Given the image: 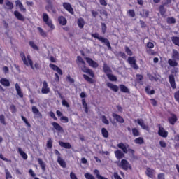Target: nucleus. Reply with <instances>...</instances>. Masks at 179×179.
Returning a JSON list of instances; mask_svg holds the SVG:
<instances>
[{
  "label": "nucleus",
  "mask_w": 179,
  "mask_h": 179,
  "mask_svg": "<svg viewBox=\"0 0 179 179\" xmlns=\"http://www.w3.org/2000/svg\"><path fill=\"white\" fill-rule=\"evenodd\" d=\"M77 63L78 65L81 67L83 72L90 74V76H92V78H94V73H93V71L89 69L85 66L86 65V63H85V61H83V59H82L80 56L77 57Z\"/></svg>",
  "instance_id": "nucleus-1"
},
{
  "label": "nucleus",
  "mask_w": 179,
  "mask_h": 179,
  "mask_svg": "<svg viewBox=\"0 0 179 179\" xmlns=\"http://www.w3.org/2000/svg\"><path fill=\"white\" fill-rule=\"evenodd\" d=\"M20 57L23 61L24 65L27 66H30L31 69H34V66H33V60H31V57L29 55H24V52L20 53Z\"/></svg>",
  "instance_id": "nucleus-2"
},
{
  "label": "nucleus",
  "mask_w": 179,
  "mask_h": 179,
  "mask_svg": "<svg viewBox=\"0 0 179 179\" xmlns=\"http://www.w3.org/2000/svg\"><path fill=\"white\" fill-rule=\"evenodd\" d=\"M43 20L44 23H45L48 27L50 29V30H55V26L52 23V20H50V17L48 15L45 13L43 14Z\"/></svg>",
  "instance_id": "nucleus-3"
},
{
  "label": "nucleus",
  "mask_w": 179,
  "mask_h": 179,
  "mask_svg": "<svg viewBox=\"0 0 179 179\" xmlns=\"http://www.w3.org/2000/svg\"><path fill=\"white\" fill-rule=\"evenodd\" d=\"M117 148H119V149H121L124 153H130L131 155H133V153H134L135 151H134V150L132 149H129V145L127 143H120L119 144H117Z\"/></svg>",
  "instance_id": "nucleus-4"
},
{
  "label": "nucleus",
  "mask_w": 179,
  "mask_h": 179,
  "mask_svg": "<svg viewBox=\"0 0 179 179\" xmlns=\"http://www.w3.org/2000/svg\"><path fill=\"white\" fill-rule=\"evenodd\" d=\"M120 166L123 169V170H131L132 166L129 164V162L127 159H122L120 164Z\"/></svg>",
  "instance_id": "nucleus-5"
},
{
  "label": "nucleus",
  "mask_w": 179,
  "mask_h": 179,
  "mask_svg": "<svg viewBox=\"0 0 179 179\" xmlns=\"http://www.w3.org/2000/svg\"><path fill=\"white\" fill-rule=\"evenodd\" d=\"M128 62L134 69H138V65H136V59L135 57H129L128 58Z\"/></svg>",
  "instance_id": "nucleus-6"
},
{
  "label": "nucleus",
  "mask_w": 179,
  "mask_h": 179,
  "mask_svg": "<svg viewBox=\"0 0 179 179\" xmlns=\"http://www.w3.org/2000/svg\"><path fill=\"white\" fill-rule=\"evenodd\" d=\"M85 59L87 64L90 65V66H92V68L99 67V64L96 62L94 60L92 59L90 57H85Z\"/></svg>",
  "instance_id": "nucleus-7"
},
{
  "label": "nucleus",
  "mask_w": 179,
  "mask_h": 179,
  "mask_svg": "<svg viewBox=\"0 0 179 179\" xmlns=\"http://www.w3.org/2000/svg\"><path fill=\"white\" fill-rule=\"evenodd\" d=\"M158 134L162 138H167L169 132H167L163 127L159 126Z\"/></svg>",
  "instance_id": "nucleus-8"
},
{
  "label": "nucleus",
  "mask_w": 179,
  "mask_h": 179,
  "mask_svg": "<svg viewBox=\"0 0 179 179\" xmlns=\"http://www.w3.org/2000/svg\"><path fill=\"white\" fill-rule=\"evenodd\" d=\"M134 122H137V124L138 125H140V127H141V128L143 129H145L146 131H148V129H149V127L148 125L145 124V122H143V120H142V119L135 120Z\"/></svg>",
  "instance_id": "nucleus-9"
},
{
  "label": "nucleus",
  "mask_w": 179,
  "mask_h": 179,
  "mask_svg": "<svg viewBox=\"0 0 179 179\" xmlns=\"http://www.w3.org/2000/svg\"><path fill=\"white\" fill-rule=\"evenodd\" d=\"M41 92L43 94H47L50 92V87H48V84H47V81H44L43 83V87Z\"/></svg>",
  "instance_id": "nucleus-10"
},
{
  "label": "nucleus",
  "mask_w": 179,
  "mask_h": 179,
  "mask_svg": "<svg viewBox=\"0 0 179 179\" xmlns=\"http://www.w3.org/2000/svg\"><path fill=\"white\" fill-rule=\"evenodd\" d=\"M63 8H64L66 10H68L69 13H71V15H73V8H72V6L69 3H64Z\"/></svg>",
  "instance_id": "nucleus-11"
},
{
  "label": "nucleus",
  "mask_w": 179,
  "mask_h": 179,
  "mask_svg": "<svg viewBox=\"0 0 179 179\" xmlns=\"http://www.w3.org/2000/svg\"><path fill=\"white\" fill-rule=\"evenodd\" d=\"M49 66L50 68H51V69H52L53 71H55V72H57L59 75H62V70H61V69H59V67H58L57 65L50 64Z\"/></svg>",
  "instance_id": "nucleus-12"
},
{
  "label": "nucleus",
  "mask_w": 179,
  "mask_h": 179,
  "mask_svg": "<svg viewBox=\"0 0 179 179\" xmlns=\"http://www.w3.org/2000/svg\"><path fill=\"white\" fill-rule=\"evenodd\" d=\"M169 79L172 89H176V79L174 78V76L173 74H171L169 76Z\"/></svg>",
  "instance_id": "nucleus-13"
},
{
  "label": "nucleus",
  "mask_w": 179,
  "mask_h": 179,
  "mask_svg": "<svg viewBox=\"0 0 179 179\" xmlns=\"http://www.w3.org/2000/svg\"><path fill=\"white\" fill-rule=\"evenodd\" d=\"M52 125L56 131H59V132L64 131V129L62 128V127H61V125H59V124H58L57 122H52Z\"/></svg>",
  "instance_id": "nucleus-14"
},
{
  "label": "nucleus",
  "mask_w": 179,
  "mask_h": 179,
  "mask_svg": "<svg viewBox=\"0 0 179 179\" xmlns=\"http://www.w3.org/2000/svg\"><path fill=\"white\" fill-rule=\"evenodd\" d=\"M15 90L19 97L23 99V92H22V88H20V86H19V84L17 83L15 84Z\"/></svg>",
  "instance_id": "nucleus-15"
},
{
  "label": "nucleus",
  "mask_w": 179,
  "mask_h": 179,
  "mask_svg": "<svg viewBox=\"0 0 179 179\" xmlns=\"http://www.w3.org/2000/svg\"><path fill=\"white\" fill-rule=\"evenodd\" d=\"M113 117L115 120H116V121H117V122H120V124H124V118H122V117H121L120 115L113 113Z\"/></svg>",
  "instance_id": "nucleus-16"
},
{
  "label": "nucleus",
  "mask_w": 179,
  "mask_h": 179,
  "mask_svg": "<svg viewBox=\"0 0 179 179\" xmlns=\"http://www.w3.org/2000/svg\"><path fill=\"white\" fill-rule=\"evenodd\" d=\"M107 86L109 87L110 90H113V92H118V86L111 83H107Z\"/></svg>",
  "instance_id": "nucleus-17"
},
{
  "label": "nucleus",
  "mask_w": 179,
  "mask_h": 179,
  "mask_svg": "<svg viewBox=\"0 0 179 179\" xmlns=\"http://www.w3.org/2000/svg\"><path fill=\"white\" fill-rule=\"evenodd\" d=\"M14 15L18 20H21V22H24V17L19 11H15Z\"/></svg>",
  "instance_id": "nucleus-18"
},
{
  "label": "nucleus",
  "mask_w": 179,
  "mask_h": 179,
  "mask_svg": "<svg viewBox=\"0 0 179 179\" xmlns=\"http://www.w3.org/2000/svg\"><path fill=\"white\" fill-rule=\"evenodd\" d=\"M168 64L170 66L172 67L178 66V62H177L176 59H169L168 60Z\"/></svg>",
  "instance_id": "nucleus-19"
},
{
  "label": "nucleus",
  "mask_w": 179,
  "mask_h": 179,
  "mask_svg": "<svg viewBox=\"0 0 179 179\" xmlns=\"http://www.w3.org/2000/svg\"><path fill=\"white\" fill-rule=\"evenodd\" d=\"M169 122L171 125H174L176 122H177V116H176V115H171V117H169Z\"/></svg>",
  "instance_id": "nucleus-20"
},
{
  "label": "nucleus",
  "mask_w": 179,
  "mask_h": 179,
  "mask_svg": "<svg viewBox=\"0 0 179 179\" xmlns=\"http://www.w3.org/2000/svg\"><path fill=\"white\" fill-rule=\"evenodd\" d=\"M57 163H59L61 167H63L64 169L66 167V163L62 158H61V156L57 157Z\"/></svg>",
  "instance_id": "nucleus-21"
},
{
  "label": "nucleus",
  "mask_w": 179,
  "mask_h": 179,
  "mask_svg": "<svg viewBox=\"0 0 179 179\" xmlns=\"http://www.w3.org/2000/svg\"><path fill=\"white\" fill-rule=\"evenodd\" d=\"M15 5L17 6V8H20L21 12H26V8H24V7H23V4L22 3V2L19 0H17L15 1Z\"/></svg>",
  "instance_id": "nucleus-22"
},
{
  "label": "nucleus",
  "mask_w": 179,
  "mask_h": 179,
  "mask_svg": "<svg viewBox=\"0 0 179 179\" xmlns=\"http://www.w3.org/2000/svg\"><path fill=\"white\" fill-rule=\"evenodd\" d=\"M0 83L3 86H6V87L10 86V82H9V80H8L6 78H1V80H0Z\"/></svg>",
  "instance_id": "nucleus-23"
},
{
  "label": "nucleus",
  "mask_w": 179,
  "mask_h": 179,
  "mask_svg": "<svg viewBox=\"0 0 179 179\" xmlns=\"http://www.w3.org/2000/svg\"><path fill=\"white\" fill-rule=\"evenodd\" d=\"M59 145L62 148H64L65 149H71V148H72V146L71 145V144L69 143H64L62 141H59Z\"/></svg>",
  "instance_id": "nucleus-24"
},
{
  "label": "nucleus",
  "mask_w": 179,
  "mask_h": 179,
  "mask_svg": "<svg viewBox=\"0 0 179 179\" xmlns=\"http://www.w3.org/2000/svg\"><path fill=\"white\" fill-rule=\"evenodd\" d=\"M18 153H20V156L24 159V160H27V154L22 150L21 148H18Z\"/></svg>",
  "instance_id": "nucleus-25"
},
{
  "label": "nucleus",
  "mask_w": 179,
  "mask_h": 179,
  "mask_svg": "<svg viewBox=\"0 0 179 179\" xmlns=\"http://www.w3.org/2000/svg\"><path fill=\"white\" fill-rule=\"evenodd\" d=\"M145 173L148 177H150V178H152L153 177V174H155V170L150 168H148Z\"/></svg>",
  "instance_id": "nucleus-26"
},
{
  "label": "nucleus",
  "mask_w": 179,
  "mask_h": 179,
  "mask_svg": "<svg viewBox=\"0 0 179 179\" xmlns=\"http://www.w3.org/2000/svg\"><path fill=\"white\" fill-rule=\"evenodd\" d=\"M115 155L117 159H122L125 155L121 152V150H118L115 151Z\"/></svg>",
  "instance_id": "nucleus-27"
},
{
  "label": "nucleus",
  "mask_w": 179,
  "mask_h": 179,
  "mask_svg": "<svg viewBox=\"0 0 179 179\" xmlns=\"http://www.w3.org/2000/svg\"><path fill=\"white\" fill-rule=\"evenodd\" d=\"M77 24L80 29H83V27L85 26V20H83V18H78Z\"/></svg>",
  "instance_id": "nucleus-28"
},
{
  "label": "nucleus",
  "mask_w": 179,
  "mask_h": 179,
  "mask_svg": "<svg viewBox=\"0 0 179 179\" xmlns=\"http://www.w3.org/2000/svg\"><path fill=\"white\" fill-rule=\"evenodd\" d=\"M172 58L173 59H176V61H178V59H179V53L177 50H173Z\"/></svg>",
  "instance_id": "nucleus-29"
},
{
  "label": "nucleus",
  "mask_w": 179,
  "mask_h": 179,
  "mask_svg": "<svg viewBox=\"0 0 179 179\" xmlns=\"http://www.w3.org/2000/svg\"><path fill=\"white\" fill-rule=\"evenodd\" d=\"M29 45L33 50H35V51H38V46L34 43V41H29Z\"/></svg>",
  "instance_id": "nucleus-30"
},
{
  "label": "nucleus",
  "mask_w": 179,
  "mask_h": 179,
  "mask_svg": "<svg viewBox=\"0 0 179 179\" xmlns=\"http://www.w3.org/2000/svg\"><path fill=\"white\" fill-rule=\"evenodd\" d=\"M58 20H59V23H60V24H62V26H65V24H66L67 23L66 19L62 16L59 17L58 18Z\"/></svg>",
  "instance_id": "nucleus-31"
},
{
  "label": "nucleus",
  "mask_w": 179,
  "mask_h": 179,
  "mask_svg": "<svg viewBox=\"0 0 179 179\" xmlns=\"http://www.w3.org/2000/svg\"><path fill=\"white\" fill-rule=\"evenodd\" d=\"M38 164L43 171H45V163L41 159H38Z\"/></svg>",
  "instance_id": "nucleus-32"
},
{
  "label": "nucleus",
  "mask_w": 179,
  "mask_h": 179,
  "mask_svg": "<svg viewBox=\"0 0 179 179\" xmlns=\"http://www.w3.org/2000/svg\"><path fill=\"white\" fill-rule=\"evenodd\" d=\"M103 71L106 75H109L111 73V69L110 67H108V66H107L106 64H103Z\"/></svg>",
  "instance_id": "nucleus-33"
},
{
  "label": "nucleus",
  "mask_w": 179,
  "mask_h": 179,
  "mask_svg": "<svg viewBox=\"0 0 179 179\" xmlns=\"http://www.w3.org/2000/svg\"><path fill=\"white\" fill-rule=\"evenodd\" d=\"M82 104H83V108H85V113H89V109L87 108V103H86V99H82Z\"/></svg>",
  "instance_id": "nucleus-34"
},
{
  "label": "nucleus",
  "mask_w": 179,
  "mask_h": 179,
  "mask_svg": "<svg viewBox=\"0 0 179 179\" xmlns=\"http://www.w3.org/2000/svg\"><path fill=\"white\" fill-rule=\"evenodd\" d=\"M38 30L39 31V34L42 37H47V32H45L44 29H43L41 27H38Z\"/></svg>",
  "instance_id": "nucleus-35"
},
{
  "label": "nucleus",
  "mask_w": 179,
  "mask_h": 179,
  "mask_svg": "<svg viewBox=\"0 0 179 179\" xmlns=\"http://www.w3.org/2000/svg\"><path fill=\"white\" fill-rule=\"evenodd\" d=\"M92 37L97 38L98 40H99V41H104V38L100 36L99 34H92Z\"/></svg>",
  "instance_id": "nucleus-36"
},
{
  "label": "nucleus",
  "mask_w": 179,
  "mask_h": 179,
  "mask_svg": "<svg viewBox=\"0 0 179 179\" xmlns=\"http://www.w3.org/2000/svg\"><path fill=\"white\" fill-rule=\"evenodd\" d=\"M120 88L121 92H123V93H128L129 92V90H128V87H127L124 85H120Z\"/></svg>",
  "instance_id": "nucleus-37"
},
{
  "label": "nucleus",
  "mask_w": 179,
  "mask_h": 179,
  "mask_svg": "<svg viewBox=\"0 0 179 179\" xmlns=\"http://www.w3.org/2000/svg\"><path fill=\"white\" fill-rule=\"evenodd\" d=\"M109 80H111L112 82H115L117 81V77L111 73H109L107 75Z\"/></svg>",
  "instance_id": "nucleus-38"
},
{
  "label": "nucleus",
  "mask_w": 179,
  "mask_h": 179,
  "mask_svg": "<svg viewBox=\"0 0 179 179\" xmlns=\"http://www.w3.org/2000/svg\"><path fill=\"white\" fill-rule=\"evenodd\" d=\"M32 113H34V114H36V115H39V117H41V113H40V111H38V109H37V107L36 106L32 107Z\"/></svg>",
  "instance_id": "nucleus-39"
},
{
  "label": "nucleus",
  "mask_w": 179,
  "mask_h": 179,
  "mask_svg": "<svg viewBox=\"0 0 179 179\" xmlns=\"http://www.w3.org/2000/svg\"><path fill=\"white\" fill-rule=\"evenodd\" d=\"M134 142L137 145H142V143H143V138L142 137L137 138L134 140Z\"/></svg>",
  "instance_id": "nucleus-40"
},
{
  "label": "nucleus",
  "mask_w": 179,
  "mask_h": 179,
  "mask_svg": "<svg viewBox=\"0 0 179 179\" xmlns=\"http://www.w3.org/2000/svg\"><path fill=\"white\" fill-rule=\"evenodd\" d=\"M101 132L103 138H108V131L106 128H102Z\"/></svg>",
  "instance_id": "nucleus-41"
},
{
  "label": "nucleus",
  "mask_w": 179,
  "mask_h": 179,
  "mask_svg": "<svg viewBox=\"0 0 179 179\" xmlns=\"http://www.w3.org/2000/svg\"><path fill=\"white\" fill-rule=\"evenodd\" d=\"M6 6H7L8 9L12 10L13 8V3L10 2V1H7L6 2Z\"/></svg>",
  "instance_id": "nucleus-42"
},
{
  "label": "nucleus",
  "mask_w": 179,
  "mask_h": 179,
  "mask_svg": "<svg viewBox=\"0 0 179 179\" xmlns=\"http://www.w3.org/2000/svg\"><path fill=\"white\" fill-rule=\"evenodd\" d=\"M145 92L148 94H155V90H150L149 86L145 88Z\"/></svg>",
  "instance_id": "nucleus-43"
},
{
  "label": "nucleus",
  "mask_w": 179,
  "mask_h": 179,
  "mask_svg": "<svg viewBox=\"0 0 179 179\" xmlns=\"http://www.w3.org/2000/svg\"><path fill=\"white\" fill-rule=\"evenodd\" d=\"M83 78L85 79V80H87V82H90V83H93L94 82L92 78L86 76L85 74L83 75Z\"/></svg>",
  "instance_id": "nucleus-44"
},
{
  "label": "nucleus",
  "mask_w": 179,
  "mask_h": 179,
  "mask_svg": "<svg viewBox=\"0 0 179 179\" xmlns=\"http://www.w3.org/2000/svg\"><path fill=\"white\" fill-rule=\"evenodd\" d=\"M172 41H173V44L179 46V38L178 37H173Z\"/></svg>",
  "instance_id": "nucleus-45"
},
{
  "label": "nucleus",
  "mask_w": 179,
  "mask_h": 179,
  "mask_svg": "<svg viewBox=\"0 0 179 179\" xmlns=\"http://www.w3.org/2000/svg\"><path fill=\"white\" fill-rule=\"evenodd\" d=\"M102 43H105L106 45H107L108 48L111 50V45H110V41H108V40L107 38H104V40L102 41Z\"/></svg>",
  "instance_id": "nucleus-46"
},
{
  "label": "nucleus",
  "mask_w": 179,
  "mask_h": 179,
  "mask_svg": "<svg viewBox=\"0 0 179 179\" xmlns=\"http://www.w3.org/2000/svg\"><path fill=\"white\" fill-rule=\"evenodd\" d=\"M46 146L49 149H51V148H52V140L51 138H49V140L48 141Z\"/></svg>",
  "instance_id": "nucleus-47"
},
{
  "label": "nucleus",
  "mask_w": 179,
  "mask_h": 179,
  "mask_svg": "<svg viewBox=\"0 0 179 179\" xmlns=\"http://www.w3.org/2000/svg\"><path fill=\"white\" fill-rule=\"evenodd\" d=\"M132 133L134 136H139V131L136 128L132 129Z\"/></svg>",
  "instance_id": "nucleus-48"
},
{
  "label": "nucleus",
  "mask_w": 179,
  "mask_h": 179,
  "mask_svg": "<svg viewBox=\"0 0 179 179\" xmlns=\"http://www.w3.org/2000/svg\"><path fill=\"white\" fill-rule=\"evenodd\" d=\"M66 81L69 82V83H75V80H73V78H71L70 75H68L66 76Z\"/></svg>",
  "instance_id": "nucleus-49"
},
{
  "label": "nucleus",
  "mask_w": 179,
  "mask_h": 179,
  "mask_svg": "<svg viewBox=\"0 0 179 179\" xmlns=\"http://www.w3.org/2000/svg\"><path fill=\"white\" fill-rule=\"evenodd\" d=\"M167 22L169 23V24L176 23V19L174 17H169L167 18Z\"/></svg>",
  "instance_id": "nucleus-50"
},
{
  "label": "nucleus",
  "mask_w": 179,
  "mask_h": 179,
  "mask_svg": "<svg viewBox=\"0 0 179 179\" xmlns=\"http://www.w3.org/2000/svg\"><path fill=\"white\" fill-rule=\"evenodd\" d=\"M101 120H102V122H103V124H106V125H108L109 122H108V120H107V117H106V116H102L101 117Z\"/></svg>",
  "instance_id": "nucleus-51"
},
{
  "label": "nucleus",
  "mask_w": 179,
  "mask_h": 179,
  "mask_svg": "<svg viewBox=\"0 0 179 179\" xmlns=\"http://www.w3.org/2000/svg\"><path fill=\"white\" fill-rule=\"evenodd\" d=\"M85 177L86 179H95L94 176H93V175H92L90 173H85Z\"/></svg>",
  "instance_id": "nucleus-52"
},
{
  "label": "nucleus",
  "mask_w": 179,
  "mask_h": 179,
  "mask_svg": "<svg viewBox=\"0 0 179 179\" xmlns=\"http://www.w3.org/2000/svg\"><path fill=\"white\" fill-rule=\"evenodd\" d=\"M125 52H127V54L130 57L132 55V50H131V49H129L128 47H125Z\"/></svg>",
  "instance_id": "nucleus-53"
},
{
  "label": "nucleus",
  "mask_w": 179,
  "mask_h": 179,
  "mask_svg": "<svg viewBox=\"0 0 179 179\" xmlns=\"http://www.w3.org/2000/svg\"><path fill=\"white\" fill-rule=\"evenodd\" d=\"M174 98H175V100H176L178 103H179V91H177L176 92H175Z\"/></svg>",
  "instance_id": "nucleus-54"
},
{
  "label": "nucleus",
  "mask_w": 179,
  "mask_h": 179,
  "mask_svg": "<svg viewBox=\"0 0 179 179\" xmlns=\"http://www.w3.org/2000/svg\"><path fill=\"white\" fill-rule=\"evenodd\" d=\"M159 11H160V13L161 15H164V13H166V10L164 9V7L163 6H161L159 7Z\"/></svg>",
  "instance_id": "nucleus-55"
},
{
  "label": "nucleus",
  "mask_w": 179,
  "mask_h": 179,
  "mask_svg": "<svg viewBox=\"0 0 179 179\" xmlns=\"http://www.w3.org/2000/svg\"><path fill=\"white\" fill-rule=\"evenodd\" d=\"M6 178H12V174H10V173H9V171L8 170H6Z\"/></svg>",
  "instance_id": "nucleus-56"
},
{
  "label": "nucleus",
  "mask_w": 179,
  "mask_h": 179,
  "mask_svg": "<svg viewBox=\"0 0 179 179\" xmlns=\"http://www.w3.org/2000/svg\"><path fill=\"white\" fill-rule=\"evenodd\" d=\"M128 14L131 17H135V11L134 10H129L128 11Z\"/></svg>",
  "instance_id": "nucleus-57"
},
{
  "label": "nucleus",
  "mask_w": 179,
  "mask_h": 179,
  "mask_svg": "<svg viewBox=\"0 0 179 179\" xmlns=\"http://www.w3.org/2000/svg\"><path fill=\"white\" fill-rule=\"evenodd\" d=\"M62 106H64L65 107H67V108L69 107V103H68V101H66V100H65V99L62 100Z\"/></svg>",
  "instance_id": "nucleus-58"
},
{
  "label": "nucleus",
  "mask_w": 179,
  "mask_h": 179,
  "mask_svg": "<svg viewBox=\"0 0 179 179\" xmlns=\"http://www.w3.org/2000/svg\"><path fill=\"white\" fill-rule=\"evenodd\" d=\"M159 145H160L161 148H166V146H167L165 141H160Z\"/></svg>",
  "instance_id": "nucleus-59"
},
{
  "label": "nucleus",
  "mask_w": 179,
  "mask_h": 179,
  "mask_svg": "<svg viewBox=\"0 0 179 179\" xmlns=\"http://www.w3.org/2000/svg\"><path fill=\"white\" fill-rule=\"evenodd\" d=\"M61 121H64V122H69V120L68 119V117L66 116H62L60 118Z\"/></svg>",
  "instance_id": "nucleus-60"
},
{
  "label": "nucleus",
  "mask_w": 179,
  "mask_h": 179,
  "mask_svg": "<svg viewBox=\"0 0 179 179\" xmlns=\"http://www.w3.org/2000/svg\"><path fill=\"white\" fill-rule=\"evenodd\" d=\"M49 115L55 120V121H57V117L55 116V114L53 113V112H50Z\"/></svg>",
  "instance_id": "nucleus-61"
},
{
  "label": "nucleus",
  "mask_w": 179,
  "mask_h": 179,
  "mask_svg": "<svg viewBox=\"0 0 179 179\" xmlns=\"http://www.w3.org/2000/svg\"><path fill=\"white\" fill-rule=\"evenodd\" d=\"M70 178L71 179H78V178L76 177V175L73 172H71L70 173Z\"/></svg>",
  "instance_id": "nucleus-62"
},
{
  "label": "nucleus",
  "mask_w": 179,
  "mask_h": 179,
  "mask_svg": "<svg viewBox=\"0 0 179 179\" xmlns=\"http://www.w3.org/2000/svg\"><path fill=\"white\" fill-rule=\"evenodd\" d=\"M113 177L115 179H122L117 173H114Z\"/></svg>",
  "instance_id": "nucleus-63"
},
{
  "label": "nucleus",
  "mask_w": 179,
  "mask_h": 179,
  "mask_svg": "<svg viewBox=\"0 0 179 179\" xmlns=\"http://www.w3.org/2000/svg\"><path fill=\"white\" fill-rule=\"evenodd\" d=\"M158 179H164V173H159L158 175Z\"/></svg>",
  "instance_id": "nucleus-64"
}]
</instances>
